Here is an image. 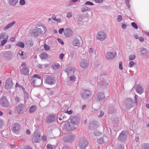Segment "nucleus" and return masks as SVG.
Segmentation results:
<instances>
[{"label":"nucleus","mask_w":149,"mask_h":149,"mask_svg":"<svg viewBox=\"0 0 149 149\" xmlns=\"http://www.w3.org/2000/svg\"><path fill=\"white\" fill-rule=\"evenodd\" d=\"M97 115L99 118L102 117L104 115V113L100 110H98L97 111Z\"/></svg>","instance_id":"34"},{"label":"nucleus","mask_w":149,"mask_h":149,"mask_svg":"<svg viewBox=\"0 0 149 149\" xmlns=\"http://www.w3.org/2000/svg\"><path fill=\"white\" fill-rule=\"evenodd\" d=\"M26 109L25 106L22 104H19L16 107V110L18 114L23 113L26 111Z\"/></svg>","instance_id":"5"},{"label":"nucleus","mask_w":149,"mask_h":149,"mask_svg":"<svg viewBox=\"0 0 149 149\" xmlns=\"http://www.w3.org/2000/svg\"><path fill=\"white\" fill-rule=\"evenodd\" d=\"M91 96V92L88 90H86L82 94V97L85 100H88L90 98Z\"/></svg>","instance_id":"12"},{"label":"nucleus","mask_w":149,"mask_h":149,"mask_svg":"<svg viewBox=\"0 0 149 149\" xmlns=\"http://www.w3.org/2000/svg\"><path fill=\"white\" fill-rule=\"evenodd\" d=\"M136 56L134 54L131 55L129 56V59L130 60H133L135 58Z\"/></svg>","instance_id":"47"},{"label":"nucleus","mask_w":149,"mask_h":149,"mask_svg":"<svg viewBox=\"0 0 149 149\" xmlns=\"http://www.w3.org/2000/svg\"><path fill=\"white\" fill-rule=\"evenodd\" d=\"M53 145L51 144H47V149H53Z\"/></svg>","instance_id":"53"},{"label":"nucleus","mask_w":149,"mask_h":149,"mask_svg":"<svg viewBox=\"0 0 149 149\" xmlns=\"http://www.w3.org/2000/svg\"><path fill=\"white\" fill-rule=\"evenodd\" d=\"M72 16V13L71 12H68L67 13L66 17L68 18H71Z\"/></svg>","instance_id":"46"},{"label":"nucleus","mask_w":149,"mask_h":149,"mask_svg":"<svg viewBox=\"0 0 149 149\" xmlns=\"http://www.w3.org/2000/svg\"><path fill=\"white\" fill-rule=\"evenodd\" d=\"M13 85V83L12 82V79L10 78L8 79L6 81L5 86V88L6 91L10 92L9 89Z\"/></svg>","instance_id":"6"},{"label":"nucleus","mask_w":149,"mask_h":149,"mask_svg":"<svg viewBox=\"0 0 149 149\" xmlns=\"http://www.w3.org/2000/svg\"><path fill=\"white\" fill-rule=\"evenodd\" d=\"M37 107L35 105H32L29 108V113H31L35 111Z\"/></svg>","instance_id":"29"},{"label":"nucleus","mask_w":149,"mask_h":149,"mask_svg":"<svg viewBox=\"0 0 149 149\" xmlns=\"http://www.w3.org/2000/svg\"><path fill=\"white\" fill-rule=\"evenodd\" d=\"M143 149H149V144L144 143L142 145Z\"/></svg>","instance_id":"38"},{"label":"nucleus","mask_w":149,"mask_h":149,"mask_svg":"<svg viewBox=\"0 0 149 149\" xmlns=\"http://www.w3.org/2000/svg\"><path fill=\"white\" fill-rule=\"evenodd\" d=\"M73 45L76 46H79L80 45V43L79 40L77 38H75L73 40L72 42Z\"/></svg>","instance_id":"32"},{"label":"nucleus","mask_w":149,"mask_h":149,"mask_svg":"<svg viewBox=\"0 0 149 149\" xmlns=\"http://www.w3.org/2000/svg\"><path fill=\"white\" fill-rule=\"evenodd\" d=\"M133 100H131L127 102L126 106V107L127 109H130L133 106Z\"/></svg>","instance_id":"26"},{"label":"nucleus","mask_w":149,"mask_h":149,"mask_svg":"<svg viewBox=\"0 0 149 149\" xmlns=\"http://www.w3.org/2000/svg\"><path fill=\"white\" fill-rule=\"evenodd\" d=\"M40 134L38 131H35L33 134V141L36 143H39L40 141Z\"/></svg>","instance_id":"11"},{"label":"nucleus","mask_w":149,"mask_h":149,"mask_svg":"<svg viewBox=\"0 0 149 149\" xmlns=\"http://www.w3.org/2000/svg\"><path fill=\"white\" fill-rule=\"evenodd\" d=\"M55 118V117L54 116H48L46 117V122L47 123H50L54 122Z\"/></svg>","instance_id":"21"},{"label":"nucleus","mask_w":149,"mask_h":149,"mask_svg":"<svg viewBox=\"0 0 149 149\" xmlns=\"http://www.w3.org/2000/svg\"><path fill=\"white\" fill-rule=\"evenodd\" d=\"M81 11L83 12H84L87 11H90L91 10V8L86 6H84L81 9Z\"/></svg>","instance_id":"33"},{"label":"nucleus","mask_w":149,"mask_h":149,"mask_svg":"<svg viewBox=\"0 0 149 149\" xmlns=\"http://www.w3.org/2000/svg\"><path fill=\"white\" fill-rule=\"evenodd\" d=\"M73 112V111L72 110H71L70 111L67 110L65 111L64 113H68L69 115L71 114Z\"/></svg>","instance_id":"57"},{"label":"nucleus","mask_w":149,"mask_h":149,"mask_svg":"<svg viewBox=\"0 0 149 149\" xmlns=\"http://www.w3.org/2000/svg\"><path fill=\"white\" fill-rule=\"evenodd\" d=\"M139 38H137L138 39H139L140 41L141 42H143L144 41V38L142 37H138Z\"/></svg>","instance_id":"62"},{"label":"nucleus","mask_w":149,"mask_h":149,"mask_svg":"<svg viewBox=\"0 0 149 149\" xmlns=\"http://www.w3.org/2000/svg\"><path fill=\"white\" fill-rule=\"evenodd\" d=\"M57 40L58 42H59L61 43L62 45L64 44V43L63 40L60 38H58L57 39Z\"/></svg>","instance_id":"58"},{"label":"nucleus","mask_w":149,"mask_h":149,"mask_svg":"<svg viewBox=\"0 0 149 149\" xmlns=\"http://www.w3.org/2000/svg\"><path fill=\"white\" fill-rule=\"evenodd\" d=\"M122 17L121 15H119L117 17V20L118 22H120L122 20Z\"/></svg>","instance_id":"54"},{"label":"nucleus","mask_w":149,"mask_h":149,"mask_svg":"<svg viewBox=\"0 0 149 149\" xmlns=\"http://www.w3.org/2000/svg\"><path fill=\"white\" fill-rule=\"evenodd\" d=\"M138 96L136 95H134V100H135V103L134 104L136 105H137V104L138 102H137V97Z\"/></svg>","instance_id":"52"},{"label":"nucleus","mask_w":149,"mask_h":149,"mask_svg":"<svg viewBox=\"0 0 149 149\" xmlns=\"http://www.w3.org/2000/svg\"><path fill=\"white\" fill-rule=\"evenodd\" d=\"M19 3L21 5H23L25 3V2L24 0H20Z\"/></svg>","instance_id":"55"},{"label":"nucleus","mask_w":149,"mask_h":149,"mask_svg":"<svg viewBox=\"0 0 149 149\" xmlns=\"http://www.w3.org/2000/svg\"><path fill=\"white\" fill-rule=\"evenodd\" d=\"M132 26L136 29H138V27L135 22H132L131 23Z\"/></svg>","instance_id":"48"},{"label":"nucleus","mask_w":149,"mask_h":149,"mask_svg":"<svg viewBox=\"0 0 149 149\" xmlns=\"http://www.w3.org/2000/svg\"><path fill=\"white\" fill-rule=\"evenodd\" d=\"M19 0H9L8 3L10 6H15L18 2Z\"/></svg>","instance_id":"30"},{"label":"nucleus","mask_w":149,"mask_h":149,"mask_svg":"<svg viewBox=\"0 0 149 149\" xmlns=\"http://www.w3.org/2000/svg\"><path fill=\"white\" fill-rule=\"evenodd\" d=\"M24 43L22 42H18L16 44V46L20 47L22 48H24Z\"/></svg>","instance_id":"37"},{"label":"nucleus","mask_w":149,"mask_h":149,"mask_svg":"<svg viewBox=\"0 0 149 149\" xmlns=\"http://www.w3.org/2000/svg\"><path fill=\"white\" fill-rule=\"evenodd\" d=\"M135 63L133 61H131L129 64V67L130 68L133 67L134 65H135Z\"/></svg>","instance_id":"50"},{"label":"nucleus","mask_w":149,"mask_h":149,"mask_svg":"<svg viewBox=\"0 0 149 149\" xmlns=\"http://www.w3.org/2000/svg\"><path fill=\"white\" fill-rule=\"evenodd\" d=\"M21 128L20 124L18 123L13 124L11 127L12 130L14 132L18 131Z\"/></svg>","instance_id":"15"},{"label":"nucleus","mask_w":149,"mask_h":149,"mask_svg":"<svg viewBox=\"0 0 149 149\" xmlns=\"http://www.w3.org/2000/svg\"><path fill=\"white\" fill-rule=\"evenodd\" d=\"M0 104L4 107H8L10 105V103L5 96L1 97L0 98Z\"/></svg>","instance_id":"2"},{"label":"nucleus","mask_w":149,"mask_h":149,"mask_svg":"<svg viewBox=\"0 0 149 149\" xmlns=\"http://www.w3.org/2000/svg\"><path fill=\"white\" fill-rule=\"evenodd\" d=\"M105 98L104 94L102 92L98 93L96 95V99L97 100L101 101Z\"/></svg>","instance_id":"18"},{"label":"nucleus","mask_w":149,"mask_h":149,"mask_svg":"<svg viewBox=\"0 0 149 149\" xmlns=\"http://www.w3.org/2000/svg\"><path fill=\"white\" fill-rule=\"evenodd\" d=\"M64 34L66 37H70L73 34L72 30L70 28L66 29L64 31Z\"/></svg>","instance_id":"16"},{"label":"nucleus","mask_w":149,"mask_h":149,"mask_svg":"<svg viewBox=\"0 0 149 149\" xmlns=\"http://www.w3.org/2000/svg\"><path fill=\"white\" fill-rule=\"evenodd\" d=\"M88 144V142L85 138H81L79 141V145L82 149H85Z\"/></svg>","instance_id":"7"},{"label":"nucleus","mask_w":149,"mask_h":149,"mask_svg":"<svg viewBox=\"0 0 149 149\" xmlns=\"http://www.w3.org/2000/svg\"><path fill=\"white\" fill-rule=\"evenodd\" d=\"M105 138L103 137H101L98 139L97 142L99 143L102 144L105 143Z\"/></svg>","instance_id":"36"},{"label":"nucleus","mask_w":149,"mask_h":149,"mask_svg":"<svg viewBox=\"0 0 149 149\" xmlns=\"http://www.w3.org/2000/svg\"><path fill=\"white\" fill-rule=\"evenodd\" d=\"M127 137V135L126 132L125 131H122L120 133L118 137V141H120L123 142L126 140Z\"/></svg>","instance_id":"8"},{"label":"nucleus","mask_w":149,"mask_h":149,"mask_svg":"<svg viewBox=\"0 0 149 149\" xmlns=\"http://www.w3.org/2000/svg\"><path fill=\"white\" fill-rule=\"evenodd\" d=\"M30 33L32 36H37L38 35V33L34 29H32L30 30Z\"/></svg>","instance_id":"31"},{"label":"nucleus","mask_w":149,"mask_h":149,"mask_svg":"<svg viewBox=\"0 0 149 149\" xmlns=\"http://www.w3.org/2000/svg\"><path fill=\"white\" fill-rule=\"evenodd\" d=\"M65 71L67 73L68 77L70 74H73L74 73V69L72 67H68L65 69Z\"/></svg>","instance_id":"20"},{"label":"nucleus","mask_w":149,"mask_h":149,"mask_svg":"<svg viewBox=\"0 0 149 149\" xmlns=\"http://www.w3.org/2000/svg\"><path fill=\"white\" fill-rule=\"evenodd\" d=\"M108 85V83L104 80L103 81H100L98 83V86H101L102 88H104Z\"/></svg>","instance_id":"24"},{"label":"nucleus","mask_w":149,"mask_h":149,"mask_svg":"<svg viewBox=\"0 0 149 149\" xmlns=\"http://www.w3.org/2000/svg\"><path fill=\"white\" fill-rule=\"evenodd\" d=\"M140 51L141 53L142 54H144L147 53L148 50L146 49L145 48H141L140 49Z\"/></svg>","instance_id":"39"},{"label":"nucleus","mask_w":149,"mask_h":149,"mask_svg":"<svg viewBox=\"0 0 149 149\" xmlns=\"http://www.w3.org/2000/svg\"><path fill=\"white\" fill-rule=\"evenodd\" d=\"M20 71L22 73L24 74H27L29 72V70L26 67L23 68L21 69Z\"/></svg>","instance_id":"27"},{"label":"nucleus","mask_w":149,"mask_h":149,"mask_svg":"<svg viewBox=\"0 0 149 149\" xmlns=\"http://www.w3.org/2000/svg\"><path fill=\"white\" fill-rule=\"evenodd\" d=\"M45 82L49 85H53L55 84L56 80L53 77L49 76L46 77L45 78Z\"/></svg>","instance_id":"3"},{"label":"nucleus","mask_w":149,"mask_h":149,"mask_svg":"<svg viewBox=\"0 0 149 149\" xmlns=\"http://www.w3.org/2000/svg\"><path fill=\"white\" fill-rule=\"evenodd\" d=\"M12 53L10 52H6L4 53V57L8 60L10 59L12 57Z\"/></svg>","instance_id":"23"},{"label":"nucleus","mask_w":149,"mask_h":149,"mask_svg":"<svg viewBox=\"0 0 149 149\" xmlns=\"http://www.w3.org/2000/svg\"><path fill=\"white\" fill-rule=\"evenodd\" d=\"M8 37V36H7L6 38L1 41L0 43L1 45H3L6 43L7 41Z\"/></svg>","instance_id":"40"},{"label":"nucleus","mask_w":149,"mask_h":149,"mask_svg":"<svg viewBox=\"0 0 149 149\" xmlns=\"http://www.w3.org/2000/svg\"><path fill=\"white\" fill-rule=\"evenodd\" d=\"M15 22L13 21L11 23L7 25L4 28V30H6L15 24Z\"/></svg>","instance_id":"28"},{"label":"nucleus","mask_w":149,"mask_h":149,"mask_svg":"<svg viewBox=\"0 0 149 149\" xmlns=\"http://www.w3.org/2000/svg\"><path fill=\"white\" fill-rule=\"evenodd\" d=\"M24 93L25 98L26 99H27L29 97V95L28 93L25 91H24Z\"/></svg>","instance_id":"59"},{"label":"nucleus","mask_w":149,"mask_h":149,"mask_svg":"<svg viewBox=\"0 0 149 149\" xmlns=\"http://www.w3.org/2000/svg\"><path fill=\"white\" fill-rule=\"evenodd\" d=\"M70 122L77 125L79 123V119L78 118L75 116H73L70 117Z\"/></svg>","instance_id":"14"},{"label":"nucleus","mask_w":149,"mask_h":149,"mask_svg":"<svg viewBox=\"0 0 149 149\" xmlns=\"http://www.w3.org/2000/svg\"><path fill=\"white\" fill-rule=\"evenodd\" d=\"M42 140H43L45 141L47 140V138L46 136L45 135H43L42 137Z\"/></svg>","instance_id":"63"},{"label":"nucleus","mask_w":149,"mask_h":149,"mask_svg":"<svg viewBox=\"0 0 149 149\" xmlns=\"http://www.w3.org/2000/svg\"><path fill=\"white\" fill-rule=\"evenodd\" d=\"M65 30L63 28L60 29L59 30V33L60 34H62L63 31L64 32Z\"/></svg>","instance_id":"60"},{"label":"nucleus","mask_w":149,"mask_h":149,"mask_svg":"<svg viewBox=\"0 0 149 149\" xmlns=\"http://www.w3.org/2000/svg\"><path fill=\"white\" fill-rule=\"evenodd\" d=\"M3 120L1 119H0V128H1L3 125Z\"/></svg>","instance_id":"56"},{"label":"nucleus","mask_w":149,"mask_h":149,"mask_svg":"<svg viewBox=\"0 0 149 149\" xmlns=\"http://www.w3.org/2000/svg\"><path fill=\"white\" fill-rule=\"evenodd\" d=\"M52 67L53 69L56 70L59 68L60 65L58 63H56L53 64Z\"/></svg>","instance_id":"35"},{"label":"nucleus","mask_w":149,"mask_h":149,"mask_svg":"<svg viewBox=\"0 0 149 149\" xmlns=\"http://www.w3.org/2000/svg\"><path fill=\"white\" fill-rule=\"evenodd\" d=\"M99 126L98 123L97 121H94L90 123L89 125V129L91 130L95 129Z\"/></svg>","instance_id":"19"},{"label":"nucleus","mask_w":149,"mask_h":149,"mask_svg":"<svg viewBox=\"0 0 149 149\" xmlns=\"http://www.w3.org/2000/svg\"><path fill=\"white\" fill-rule=\"evenodd\" d=\"M84 5L94 6V4L90 1H87L85 3Z\"/></svg>","instance_id":"44"},{"label":"nucleus","mask_w":149,"mask_h":149,"mask_svg":"<svg viewBox=\"0 0 149 149\" xmlns=\"http://www.w3.org/2000/svg\"><path fill=\"white\" fill-rule=\"evenodd\" d=\"M30 81L33 86H36L41 84L42 80L39 75L34 74L33 76L31 77Z\"/></svg>","instance_id":"1"},{"label":"nucleus","mask_w":149,"mask_h":149,"mask_svg":"<svg viewBox=\"0 0 149 149\" xmlns=\"http://www.w3.org/2000/svg\"><path fill=\"white\" fill-rule=\"evenodd\" d=\"M39 56L41 59H46L48 57V54L45 52H42L39 54Z\"/></svg>","instance_id":"25"},{"label":"nucleus","mask_w":149,"mask_h":149,"mask_svg":"<svg viewBox=\"0 0 149 149\" xmlns=\"http://www.w3.org/2000/svg\"><path fill=\"white\" fill-rule=\"evenodd\" d=\"M70 77L68 78L70 81H75L76 80V77L72 75L70 76V75H69Z\"/></svg>","instance_id":"41"},{"label":"nucleus","mask_w":149,"mask_h":149,"mask_svg":"<svg viewBox=\"0 0 149 149\" xmlns=\"http://www.w3.org/2000/svg\"><path fill=\"white\" fill-rule=\"evenodd\" d=\"M135 88L136 92L138 93L141 94L143 91V89L141 86L139 84L135 86Z\"/></svg>","instance_id":"22"},{"label":"nucleus","mask_w":149,"mask_h":149,"mask_svg":"<svg viewBox=\"0 0 149 149\" xmlns=\"http://www.w3.org/2000/svg\"><path fill=\"white\" fill-rule=\"evenodd\" d=\"M88 65V62L86 59H83L81 62L80 66L84 69H86Z\"/></svg>","instance_id":"17"},{"label":"nucleus","mask_w":149,"mask_h":149,"mask_svg":"<svg viewBox=\"0 0 149 149\" xmlns=\"http://www.w3.org/2000/svg\"><path fill=\"white\" fill-rule=\"evenodd\" d=\"M75 138V136L70 134L65 135L63 138V140L65 142H72Z\"/></svg>","instance_id":"4"},{"label":"nucleus","mask_w":149,"mask_h":149,"mask_svg":"<svg viewBox=\"0 0 149 149\" xmlns=\"http://www.w3.org/2000/svg\"><path fill=\"white\" fill-rule=\"evenodd\" d=\"M123 63L122 61H120L119 63V68L120 70H122L123 69Z\"/></svg>","instance_id":"51"},{"label":"nucleus","mask_w":149,"mask_h":149,"mask_svg":"<svg viewBox=\"0 0 149 149\" xmlns=\"http://www.w3.org/2000/svg\"><path fill=\"white\" fill-rule=\"evenodd\" d=\"M6 36H7L4 33H0V41H1V40L4 38Z\"/></svg>","instance_id":"43"},{"label":"nucleus","mask_w":149,"mask_h":149,"mask_svg":"<svg viewBox=\"0 0 149 149\" xmlns=\"http://www.w3.org/2000/svg\"><path fill=\"white\" fill-rule=\"evenodd\" d=\"M24 149H31L32 148L29 146H24Z\"/></svg>","instance_id":"64"},{"label":"nucleus","mask_w":149,"mask_h":149,"mask_svg":"<svg viewBox=\"0 0 149 149\" xmlns=\"http://www.w3.org/2000/svg\"><path fill=\"white\" fill-rule=\"evenodd\" d=\"M116 54L115 52H107L106 55V58L108 60L113 59Z\"/></svg>","instance_id":"13"},{"label":"nucleus","mask_w":149,"mask_h":149,"mask_svg":"<svg viewBox=\"0 0 149 149\" xmlns=\"http://www.w3.org/2000/svg\"><path fill=\"white\" fill-rule=\"evenodd\" d=\"M38 27L42 26V30L44 31V32H46L47 31L46 28L43 25L41 24H39L38 25Z\"/></svg>","instance_id":"45"},{"label":"nucleus","mask_w":149,"mask_h":149,"mask_svg":"<svg viewBox=\"0 0 149 149\" xmlns=\"http://www.w3.org/2000/svg\"><path fill=\"white\" fill-rule=\"evenodd\" d=\"M75 125L71 122H67L65 125V128L68 131L74 130L76 127Z\"/></svg>","instance_id":"9"},{"label":"nucleus","mask_w":149,"mask_h":149,"mask_svg":"<svg viewBox=\"0 0 149 149\" xmlns=\"http://www.w3.org/2000/svg\"><path fill=\"white\" fill-rule=\"evenodd\" d=\"M45 49L46 50H49L50 49V47L48 45L45 44L44 45Z\"/></svg>","instance_id":"61"},{"label":"nucleus","mask_w":149,"mask_h":149,"mask_svg":"<svg viewBox=\"0 0 149 149\" xmlns=\"http://www.w3.org/2000/svg\"><path fill=\"white\" fill-rule=\"evenodd\" d=\"M36 29L37 31L41 34H43L45 33V32H44V31L42 30V29L41 28H39L37 27H36Z\"/></svg>","instance_id":"42"},{"label":"nucleus","mask_w":149,"mask_h":149,"mask_svg":"<svg viewBox=\"0 0 149 149\" xmlns=\"http://www.w3.org/2000/svg\"><path fill=\"white\" fill-rule=\"evenodd\" d=\"M109 112L110 113H112L114 111V109L113 107H110L109 108Z\"/></svg>","instance_id":"49"},{"label":"nucleus","mask_w":149,"mask_h":149,"mask_svg":"<svg viewBox=\"0 0 149 149\" xmlns=\"http://www.w3.org/2000/svg\"><path fill=\"white\" fill-rule=\"evenodd\" d=\"M106 33L102 31L99 32L97 34V39L101 41L104 40L106 38Z\"/></svg>","instance_id":"10"}]
</instances>
